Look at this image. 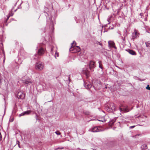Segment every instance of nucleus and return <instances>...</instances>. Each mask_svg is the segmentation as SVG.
<instances>
[{
    "label": "nucleus",
    "instance_id": "obj_1",
    "mask_svg": "<svg viewBox=\"0 0 150 150\" xmlns=\"http://www.w3.org/2000/svg\"><path fill=\"white\" fill-rule=\"evenodd\" d=\"M75 43V45H76V43L75 41H73L72 43H71L72 46L71 48L70 49V51L72 52V53H74L75 52H79L80 51L81 49L79 47L76 46H73V44Z\"/></svg>",
    "mask_w": 150,
    "mask_h": 150
},
{
    "label": "nucleus",
    "instance_id": "obj_2",
    "mask_svg": "<svg viewBox=\"0 0 150 150\" xmlns=\"http://www.w3.org/2000/svg\"><path fill=\"white\" fill-rule=\"evenodd\" d=\"M22 83L26 86H28L32 83V80L29 77H26L25 78L23 79L22 80Z\"/></svg>",
    "mask_w": 150,
    "mask_h": 150
},
{
    "label": "nucleus",
    "instance_id": "obj_3",
    "mask_svg": "<svg viewBox=\"0 0 150 150\" xmlns=\"http://www.w3.org/2000/svg\"><path fill=\"white\" fill-rule=\"evenodd\" d=\"M115 108L114 104L113 103H109L107 108V110L109 112H112L115 111Z\"/></svg>",
    "mask_w": 150,
    "mask_h": 150
},
{
    "label": "nucleus",
    "instance_id": "obj_4",
    "mask_svg": "<svg viewBox=\"0 0 150 150\" xmlns=\"http://www.w3.org/2000/svg\"><path fill=\"white\" fill-rule=\"evenodd\" d=\"M89 131L93 132H98L103 131L102 127L101 126L95 127H92L90 129Z\"/></svg>",
    "mask_w": 150,
    "mask_h": 150
},
{
    "label": "nucleus",
    "instance_id": "obj_5",
    "mask_svg": "<svg viewBox=\"0 0 150 150\" xmlns=\"http://www.w3.org/2000/svg\"><path fill=\"white\" fill-rule=\"evenodd\" d=\"M44 67V65L42 63L39 62L36 63L35 64V69L39 70H42Z\"/></svg>",
    "mask_w": 150,
    "mask_h": 150
},
{
    "label": "nucleus",
    "instance_id": "obj_6",
    "mask_svg": "<svg viewBox=\"0 0 150 150\" xmlns=\"http://www.w3.org/2000/svg\"><path fill=\"white\" fill-rule=\"evenodd\" d=\"M96 67L95 62L93 61H90L89 64V68L90 70Z\"/></svg>",
    "mask_w": 150,
    "mask_h": 150
},
{
    "label": "nucleus",
    "instance_id": "obj_7",
    "mask_svg": "<svg viewBox=\"0 0 150 150\" xmlns=\"http://www.w3.org/2000/svg\"><path fill=\"white\" fill-rule=\"evenodd\" d=\"M45 52V50L43 48L41 47L38 49V54L39 55H42Z\"/></svg>",
    "mask_w": 150,
    "mask_h": 150
},
{
    "label": "nucleus",
    "instance_id": "obj_8",
    "mask_svg": "<svg viewBox=\"0 0 150 150\" xmlns=\"http://www.w3.org/2000/svg\"><path fill=\"white\" fill-rule=\"evenodd\" d=\"M31 112V111L30 110H27L25 111L19 115V117L21 116L25 115H29Z\"/></svg>",
    "mask_w": 150,
    "mask_h": 150
},
{
    "label": "nucleus",
    "instance_id": "obj_9",
    "mask_svg": "<svg viewBox=\"0 0 150 150\" xmlns=\"http://www.w3.org/2000/svg\"><path fill=\"white\" fill-rule=\"evenodd\" d=\"M25 96V94L22 92H19L17 94V97L19 99H23Z\"/></svg>",
    "mask_w": 150,
    "mask_h": 150
},
{
    "label": "nucleus",
    "instance_id": "obj_10",
    "mask_svg": "<svg viewBox=\"0 0 150 150\" xmlns=\"http://www.w3.org/2000/svg\"><path fill=\"white\" fill-rule=\"evenodd\" d=\"M84 86L87 89L90 88L92 86L91 83L89 81L86 82H84Z\"/></svg>",
    "mask_w": 150,
    "mask_h": 150
},
{
    "label": "nucleus",
    "instance_id": "obj_11",
    "mask_svg": "<svg viewBox=\"0 0 150 150\" xmlns=\"http://www.w3.org/2000/svg\"><path fill=\"white\" fill-rule=\"evenodd\" d=\"M126 50L132 55H136V52L130 49H126Z\"/></svg>",
    "mask_w": 150,
    "mask_h": 150
},
{
    "label": "nucleus",
    "instance_id": "obj_12",
    "mask_svg": "<svg viewBox=\"0 0 150 150\" xmlns=\"http://www.w3.org/2000/svg\"><path fill=\"white\" fill-rule=\"evenodd\" d=\"M50 28L52 30H53L54 28V25L53 21H50Z\"/></svg>",
    "mask_w": 150,
    "mask_h": 150
},
{
    "label": "nucleus",
    "instance_id": "obj_13",
    "mask_svg": "<svg viewBox=\"0 0 150 150\" xmlns=\"http://www.w3.org/2000/svg\"><path fill=\"white\" fill-rule=\"evenodd\" d=\"M0 47H1L0 48V49H1L2 50L3 53V54H4V56H5V52L4 51V48H3V44L1 43H0Z\"/></svg>",
    "mask_w": 150,
    "mask_h": 150
},
{
    "label": "nucleus",
    "instance_id": "obj_14",
    "mask_svg": "<svg viewBox=\"0 0 150 150\" xmlns=\"http://www.w3.org/2000/svg\"><path fill=\"white\" fill-rule=\"evenodd\" d=\"M116 119H113L110 121L109 125H112L115 122Z\"/></svg>",
    "mask_w": 150,
    "mask_h": 150
},
{
    "label": "nucleus",
    "instance_id": "obj_15",
    "mask_svg": "<svg viewBox=\"0 0 150 150\" xmlns=\"http://www.w3.org/2000/svg\"><path fill=\"white\" fill-rule=\"evenodd\" d=\"M147 146L146 144L142 145L141 146V148L142 149H145L147 148Z\"/></svg>",
    "mask_w": 150,
    "mask_h": 150
},
{
    "label": "nucleus",
    "instance_id": "obj_16",
    "mask_svg": "<svg viewBox=\"0 0 150 150\" xmlns=\"http://www.w3.org/2000/svg\"><path fill=\"white\" fill-rule=\"evenodd\" d=\"M83 113L86 115H90V112L89 111L86 110H84L83 112Z\"/></svg>",
    "mask_w": 150,
    "mask_h": 150
},
{
    "label": "nucleus",
    "instance_id": "obj_17",
    "mask_svg": "<svg viewBox=\"0 0 150 150\" xmlns=\"http://www.w3.org/2000/svg\"><path fill=\"white\" fill-rule=\"evenodd\" d=\"M85 73L87 77H88L89 76V71L87 70H86L85 71Z\"/></svg>",
    "mask_w": 150,
    "mask_h": 150
},
{
    "label": "nucleus",
    "instance_id": "obj_18",
    "mask_svg": "<svg viewBox=\"0 0 150 150\" xmlns=\"http://www.w3.org/2000/svg\"><path fill=\"white\" fill-rule=\"evenodd\" d=\"M108 44L109 45H111L112 47H113V46L115 45V43L113 42L112 41L109 42Z\"/></svg>",
    "mask_w": 150,
    "mask_h": 150
},
{
    "label": "nucleus",
    "instance_id": "obj_19",
    "mask_svg": "<svg viewBox=\"0 0 150 150\" xmlns=\"http://www.w3.org/2000/svg\"><path fill=\"white\" fill-rule=\"evenodd\" d=\"M133 34H134L135 35L137 36V37H138L139 33H137V31L136 30H134Z\"/></svg>",
    "mask_w": 150,
    "mask_h": 150
},
{
    "label": "nucleus",
    "instance_id": "obj_20",
    "mask_svg": "<svg viewBox=\"0 0 150 150\" xmlns=\"http://www.w3.org/2000/svg\"><path fill=\"white\" fill-rule=\"evenodd\" d=\"M146 46L147 47H150V43L147 42L145 43Z\"/></svg>",
    "mask_w": 150,
    "mask_h": 150
},
{
    "label": "nucleus",
    "instance_id": "obj_21",
    "mask_svg": "<svg viewBox=\"0 0 150 150\" xmlns=\"http://www.w3.org/2000/svg\"><path fill=\"white\" fill-rule=\"evenodd\" d=\"M137 37L136 35H135L134 34H133L132 35V38L133 39H134L137 38Z\"/></svg>",
    "mask_w": 150,
    "mask_h": 150
},
{
    "label": "nucleus",
    "instance_id": "obj_22",
    "mask_svg": "<svg viewBox=\"0 0 150 150\" xmlns=\"http://www.w3.org/2000/svg\"><path fill=\"white\" fill-rule=\"evenodd\" d=\"M55 133L58 135H59L61 134V133L58 131L55 132Z\"/></svg>",
    "mask_w": 150,
    "mask_h": 150
},
{
    "label": "nucleus",
    "instance_id": "obj_23",
    "mask_svg": "<svg viewBox=\"0 0 150 150\" xmlns=\"http://www.w3.org/2000/svg\"><path fill=\"white\" fill-rule=\"evenodd\" d=\"M98 62H99V67L101 69H102L103 68L102 67H101V65H100L101 62L100 61H99Z\"/></svg>",
    "mask_w": 150,
    "mask_h": 150
},
{
    "label": "nucleus",
    "instance_id": "obj_24",
    "mask_svg": "<svg viewBox=\"0 0 150 150\" xmlns=\"http://www.w3.org/2000/svg\"><path fill=\"white\" fill-rule=\"evenodd\" d=\"M55 57L56 58V56H57V57H58L59 56V53H58L56 52L55 53Z\"/></svg>",
    "mask_w": 150,
    "mask_h": 150
},
{
    "label": "nucleus",
    "instance_id": "obj_25",
    "mask_svg": "<svg viewBox=\"0 0 150 150\" xmlns=\"http://www.w3.org/2000/svg\"><path fill=\"white\" fill-rule=\"evenodd\" d=\"M146 88L148 90H150V87L149 86V85L147 86L146 87Z\"/></svg>",
    "mask_w": 150,
    "mask_h": 150
},
{
    "label": "nucleus",
    "instance_id": "obj_26",
    "mask_svg": "<svg viewBox=\"0 0 150 150\" xmlns=\"http://www.w3.org/2000/svg\"><path fill=\"white\" fill-rule=\"evenodd\" d=\"M135 127V126L134 125V126H130V127H129L131 128H132L134 127Z\"/></svg>",
    "mask_w": 150,
    "mask_h": 150
},
{
    "label": "nucleus",
    "instance_id": "obj_27",
    "mask_svg": "<svg viewBox=\"0 0 150 150\" xmlns=\"http://www.w3.org/2000/svg\"><path fill=\"white\" fill-rule=\"evenodd\" d=\"M18 147H19V148H20V144H19V141H18Z\"/></svg>",
    "mask_w": 150,
    "mask_h": 150
},
{
    "label": "nucleus",
    "instance_id": "obj_28",
    "mask_svg": "<svg viewBox=\"0 0 150 150\" xmlns=\"http://www.w3.org/2000/svg\"><path fill=\"white\" fill-rule=\"evenodd\" d=\"M139 15L140 16H143V13H140Z\"/></svg>",
    "mask_w": 150,
    "mask_h": 150
},
{
    "label": "nucleus",
    "instance_id": "obj_29",
    "mask_svg": "<svg viewBox=\"0 0 150 150\" xmlns=\"http://www.w3.org/2000/svg\"><path fill=\"white\" fill-rule=\"evenodd\" d=\"M46 13V14L45 15L46 16H48V14L47 12H45Z\"/></svg>",
    "mask_w": 150,
    "mask_h": 150
},
{
    "label": "nucleus",
    "instance_id": "obj_30",
    "mask_svg": "<svg viewBox=\"0 0 150 150\" xmlns=\"http://www.w3.org/2000/svg\"><path fill=\"white\" fill-rule=\"evenodd\" d=\"M122 39L124 41H125V38H123L122 37Z\"/></svg>",
    "mask_w": 150,
    "mask_h": 150
},
{
    "label": "nucleus",
    "instance_id": "obj_31",
    "mask_svg": "<svg viewBox=\"0 0 150 150\" xmlns=\"http://www.w3.org/2000/svg\"><path fill=\"white\" fill-rule=\"evenodd\" d=\"M120 110L121 111L123 110L122 108H120Z\"/></svg>",
    "mask_w": 150,
    "mask_h": 150
},
{
    "label": "nucleus",
    "instance_id": "obj_32",
    "mask_svg": "<svg viewBox=\"0 0 150 150\" xmlns=\"http://www.w3.org/2000/svg\"><path fill=\"white\" fill-rule=\"evenodd\" d=\"M107 21H108V22H109V23H108V24H110V22H109V20H108H108H107Z\"/></svg>",
    "mask_w": 150,
    "mask_h": 150
},
{
    "label": "nucleus",
    "instance_id": "obj_33",
    "mask_svg": "<svg viewBox=\"0 0 150 150\" xmlns=\"http://www.w3.org/2000/svg\"><path fill=\"white\" fill-rule=\"evenodd\" d=\"M114 48L115 49H116V47L114 45L113 46V47H112Z\"/></svg>",
    "mask_w": 150,
    "mask_h": 150
},
{
    "label": "nucleus",
    "instance_id": "obj_34",
    "mask_svg": "<svg viewBox=\"0 0 150 150\" xmlns=\"http://www.w3.org/2000/svg\"><path fill=\"white\" fill-rule=\"evenodd\" d=\"M9 16H8V17H7V20H6V21H7V20L8 19V18H9Z\"/></svg>",
    "mask_w": 150,
    "mask_h": 150
},
{
    "label": "nucleus",
    "instance_id": "obj_35",
    "mask_svg": "<svg viewBox=\"0 0 150 150\" xmlns=\"http://www.w3.org/2000/svg\"><path fill=\"white\" fill-rule=\"evenodd\" d=\"M53 48H52L51 49V52H52V51H53Z\"/></svg>",
    "mask_w": 150,
    "mask_h": 150
},
{
    "label": "nucleus",
    "instance_id": "obj_36",
    "mask_svg": "<svg viewBox=\"0 0 150 150\" xmlns=\"http://www.w3.org/2000/svg\"><path fill=\"white\" fill-rule=\"evenodd\" d=\"M47 9V8H46V7H45V10H46V9Z\"/></svg>",
    "mask_w": 150,
    "mask_h": 150
},
{
    "label": "nucleus",
    "instance_id": "obj_37",
    "mask_svg": "<svg viewBox=\"0 0 150 150\" xmlns=\"http://www.w3.org/2000/svg\"><path fill=\"white\" fill-rule=\"evenodd\" d=\"M99 44L100 45H102V44L100 43V42H99Z\"/></svg>",
    "mask_w": 150,
    "mask_h": 150
},
{
    "label": "nucleus",
    "instance_id": "obj_38",
    "mask_svg": "<svg viewBox=\"0 0 150 150\" xmlns=\"http://www.w3.org/2000/svg\"><path fill=\"white\" fill-rule=\"evenodd\" d=\"M36 117L37 118V114H36Z\"/></svg>",
    "mask_w": 150,
    "mask_h": 150
},
{
    "label": "nucleus",
    "instance_id": "obj_39",
    "mask_svg": "<svg viewBox=\"0 0 150 150\" xmlns=\"http://www.w3.org/2000/svg\"><path fill=\"white\" fill-rule=\"evenodd\" d=\"M139 80H140V81H142V80L144 81V80H141V79H139Z\"/></svg>",
    "mask_w": 150,
    "mask_h": 150
},
{
    "label": "nucleus",
    "instance_id": "obj_40",
    "mask_svg": "<svg viewBox=\"0 0 150 150\" xmlns=\"http://www.w3.org/2000/svg\"><path fill=\"white\" fill-rule=\"evenodd\" d=\"M105 88H107V86H105Z\"/></svg>",
    "mask_w": 150,
    "mask_h": 150
},
{
    "label": "nucleus",
    "instance_id": "obj_41",
    "mask_svg": "<svg viewBox=\"0 0 150 150\" xmlns=\"http://www.w3.org/2000/svg\"><path fill=\"white\" fill-rule=\"evenodd\" d=\"M22 62H21L20 63V64H22Z\"/></svg>",
    "mask_w": 150,
    "mask_h": 150
},
{
    "label": "nucleus",
    "instance_id": "obj_42",
    "mask_svg": "<svg viewBox=\"0 0 150 150\" xmlns=\"http://www.w3.org/2000/svg\"><path fill=\"white\" fill-rule=\"evenodd\" d=\"M99 120V121H101L100 120Z\"/></svg>",
    "mask_w": 150,
    "mask_h": 150
},
{
    "label": "nucleus",
    "instance_id": "obj_43",
    "mask_svg": "<svg viewBox=\"0 0 150 150\" xmlns=\"http://www.w3.org/2000/svg\"><path fill=\"white\" fill-rule=\"evenodd\" d=\"M12 120V121H11V122L13 121V120Z\"/></svg>",
    "mask_w": 150,
    "mask_h": 150
},
{
    "label": "nucleus",
    "instance_id": "obj_44",
    "mask_svg": "<svg viewBox=\"0 0 150 150\" xmlns=\"http://www.w3.org/2000/svg\"><path fill=\"white\" fill-rule=\"evenodd\" d=\"M12 120V121H11V122L13 121V120Z\"/></svg>",
    "mask_w": 150,
    "mask_h": 150
}]
</instances>
